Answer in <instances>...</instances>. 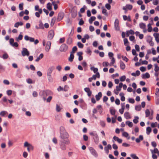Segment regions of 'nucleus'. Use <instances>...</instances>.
I'll list each match as a JSON object with an SVG mask.
<instances>
[{
  "label": "nucleus",
  "mask_w": 159,
  "mask_h": 159,
  "mask_svg": "<svg viewBox=\"0 0 159 159\" xmlns=\"http://www.w3.org/2000/svg\"><path fill=\"white\" fill-rule=\"evenodd\" d=\"M50 93V91L49 90L41 91L39 93V95L42 97L43 100L45 101L46 97Z\"/></svg>",
  "instance_id": "1"
},
{
  "label": "nucleus",
  "mask_w": 159,
  "mask_h": 159,
  "mask_svg": "<svg viewBox=\"0 0 159 159\" xmlns=\"http://www.w3.org/2000/svg\"><path fill=\"white\" fill-rule=\"evenodd\" d=\"M60 130H65L64 127L61 126L60 127ZM60 137L62 139H67L68 137V133L66 131H64L63 133L62 131H61L60 132Z\"/></svg>",
  "instance_id": "2"
},
{
  "label": "nucleus",
  "mask_w": 159,
  "mask_h": 159,
  "mask_svg": "<svg viewBox=\"0 0 159 159\" xmlns=\"http://www.w3.org/2000/svg\"><path fill=\"white\" fill-rule=\"evenodd\" d=\"M26 41L29 40L31 42H34L35 44H36L39 43V41L38 39L34 40V38L29 37L28 35H26L24 37Z\"/></svg>",
  "instance_id": "3"
},
{
  "label": "nucleus",
  "mask_w": 159,
  "mask_h": 159,
  "mask_svg": "<svg viewBox=\"0 0 159 159\" xmlns=\"http://www.w3.org/2000/svg\"><path fill=\"white\" fill-rule=\"evenodd\" d=\"M24 146L25 147H27V149L29 152H30V150H33L34 149L33 146L27 142L25 143Z\"/></svg>",
  "instance_id": "4"
},
{
  "label": "nucleus",
  "mask_w": 159,
  "mask_h": 159,
  "mask_svg": "<svg viewBox=\"0 0 159 159\" xmlns=\"http://www.w3.org/2000/svg\"><path fill=\"white\" fill-rule=\"evenodd\" d=\"M68 49V46L65 43L62 44L60 46V51L61 52H66Z\"/></svg>",
  "instance_id": "5"
},
{
  "label": "nucleus",
  "mask_w": 159,
  "mask_h": 159,
  "mask_svg": "<svg viewBox=\"0 0 159 159\" xmlns=\"http://www.w3.org/2000/svg\"><path fill=\"white\" fill-rule=\"evenodd\" d=\"M54 35V32L53 30H50L48 34V39H52Z\"/></svg>",
  "instance_id": "6"
},
{
  "label": "nucleus",
  "mask_w": 159,
  "mask_h": 159,
  "mask_svg": "<svg viewBox=\"0 0 159 159\" xmlns=\"http://www.w3.org/2000/svg\"><path fill=\"white\" fill-rule=\"evenodd\" d=\"M22 55L23 56H28L30 55V53L27 49L25 48H23L22 49V50L21 51Z\"/></svg>",
  "instance_id": "7"
},
{
  "label": "nucleus",
  "mask_w": 159,
  "mask_h": 159,
  "mask_svg": "<svg viewBox=\"0 0 159 159\" xmlns=\"http://www.w3.org/2000/svg\"><path fill=\"white\" fill-rule=\"evenodd\" d=\"M119 20L117 18H116L115 21L114 26L115 29L117 31H118L120 30V27L119 26Z\"/></svg>",
  "instance_id": "8"
},
{
  "label": "nucleus",
  "mask_w": 159,
  "mask_h": 159,
  "mask_svg": "<svg viewBox=\"0 0 159 159\" xmlns=\"http://www.w3.org/2000/svg\"><path fill=\"white\" fill-rule=\"evenodd\" d=\"M89 150L91 153L95 157H97L98 156V154L96 151L92 147H90L89 148Z\"/></svg>",
  "instance_id": "9"
},
{
  "label": "nucleus",
  "mask_w": 159,
  "mask_h": 159,
  "mask_svg": "<svg viewBox=\"0 0 159 159\" xmlns=\"http://www.w3.org/2000/svg\"><path fill=\"white\" fill-rule=\"evenodd\" d=\"M51 44V42L50 41H48L45 47V51L47 52H48L50 49Z\"/></svg>",
  "instance_id": "10"
},
{
  "label": "nucleus",
  "mask_w": 159,
  "mask_h": 159,
  "mask_svg": "<svg viewBox=\"0 0 159 159\" xmlns=\"http://www.w3.org/2000/svg\"><path fill=\"white\" fill-rule=\"evenodd\" d=\"M55 68L54 66H51L48 69L47 71V75H51L52 72L53 70Z\"/></svg>",
  "instance_id": "11"
},
{
  "label": "nucleus",
  "mask_w": 159,
  "mask_h": 159,
  "mask_svg": "<svg viewBox=\"0 0 159 159\" xmlns=\"http://www.w3.org/2000/svg\"><path fill=\"white\" fill-rule=\"evenodd\" d=\"M64 16V14L63 13L60 12L58 13V15L57 20L60 21L63 18Z\"/></svg>",
  "instance_id": "12"
},
{
  "label": "nucleus",
  "mask_w": 159,
  "mask_h": 159,
  "mask_svg": "<svg viewBox=\"0 0 159 159\" xmlns=\"http://www.w3.org/2000/svg\"><path fill=\"white\" fill-rule=\"evenodd\" d=\"M93 138L95 143L96 144L98 143V142L99 139L98 136L96 133L95 134Z\"/></svg>",
  "instance_id": "13"
},
{
  "label": "nucleus",
  "mask_w": 159,
  "mask_h": 159,
  "mask_svg": "<svg viewBox=\"0 0 159 159\" xmlns=\"http://www.w3.org/2000/svg\"><path fill=\"white\" fill-rule=\"evenodd\" d=\"M85 92L87 93L89 97L92 94V91L90 90L89 88H85L84 89Z\"/></svg>",
  "instance_id": "14"
},
{
  "label": "nucleus",
  "mask_w": 159,
  "mask_h": 159,
  "mask_svg": "<svg viewBox=\"0 0 159 159\" xmlns=\"http://www.w3.org/2000/svg\"><path fill=\"white\" fill-rule=\"evenodd\" d=\"M143 139V135H140L138 138H137L135 139L136 142L137 143H139L141 141H142Z\"/></svg>",
  "instance_id": "15"
},
{
  "label": "nucleus",
  "mask_w": 159,
  "mask_h": 159,
  "mask_svg": "<svg viewBox=\"0 0 159 159\" xmlns=\"http://www.w3.org/2000/svg\"><path fill=\"white\" fill-rule=\"evenodd\" d=\"M102 97V93L101 92H99L98 93L97 95L95 96L96 99L97 101H98Z\"/></svg>",
  "instance_id": "16"
},
{
  "label": "nucleus",
  "mask_w": 159,
  "mask_h": 159,
  "mask_svg": "<svg viewBox=\"0 0 159 159\" xmlns=\"http://www.w3.org/2000/svg\"><path fill=\"white\" fill-rule=\"evenodd\" d=\"M150 77V75L148 72L146 73L145 74H142V75L143 79L149 78Z\"/></svg>",
  "instance_id": "17"
},
{
  "label": "nucleus",
  "mask_w": 159,
  "mask_h": 159,
  "mask_svg": "<svg viewBox=\"0 0 159 159\" xmlns=\"http://www.w3.org/2000/svg\"><path fill=\"white\" fill-rule=\"evenodd\" d=\"M60 142L63 144H69L70 143V141L68 139L61 140Z\"/></svg>",
  "instance_id": "18"
},
{
  "label": "nucleus",
  "mask_w": 159,
  "mask_h": 159,
  "mask_svg": "<svg viewBox=\"0 0 159 159\" xmlns=\"http://www.w3.org/2000/svg\"><path fill=\"white\" fill-rule=\"evenodd\" d=\"M120 68L121 69L124 70L125 69V66L124 63L122 61H120Z\"/></svg>",
  "instance_id": "19"
},
{
  "label": "nucleus",
  "mask_w": 159,
  "mask_h": 159,
  "mask_svg": "<svg viewBox=\"0 0 159 159\" xmlns=\"http://www.w3.org/2000/svg\"><path fill=\"white\" fill-rule=\"evenodd\" d=\"M120 96L121 97L120 100L122 101H124L125 100V98L124 96V94L123 93H120L119 94Z\"/></svg>",
  "instance_id": "20"
},
{
  "label": "nucleus",
  "mask_w": 159,
  "mask_h": 159,
  "mask_svg": "<svg viewBox=\"0 0 159 159\" xmlns=\"http://www.w3.org/2000/svg\"><path fill=\"white\" fill-rule=\"evenodd\" d=\"M96 19V18L94 16L91 17L89 20V23L90 24H92L93 23V21H94Z\"/></svg>",
  "instance_id": "21"
},
{
  "label": "nucleus",
  "mask_w": 159,
  "mask_h": 159,
  "mask_svg": "<svg viewBox=\"0 0 159 159\" xmlns=\"http://www.w3.org/2000/svg\"><path fill=\"white\" fill-rule=\"evenodd\" d=\"M124 116L125 118L127 119L130 118V116L129 115V112H125L124 114Z\"/></svg>",
  "instance_id": "22"
},
{
  "label": "nucleus",
  "mask_w": 159,
  "mask_h": 159,
  "mask_svg": "<svg viewBox=\"0 0 159 159\" xmlns=\"http://www.w3.org/2000/svg\"><path fill=\"white\" fill-rule=\"evenodd\" d=\"M74 55L73 53L70 52V57L69 58V60L70 62H72L74 58Z\"/></svg>",
  "instance_id": "23"
},
{
  "label": "nucleus",
  "mask_w": 159,
  "mask_h": 159,
  "mask_svg": "<svg viewBox=\"0 0 159 159\" xmlns=\"http://www.w3.org/2000/svg\"><path fill=\"white\" fill-rule=\"evenodd\" d=\"M72 42V39L70 37H69L66 40V43L68 44H71Z\"/></svg>",
  "instance_id": "24"
},
{
  "label": "nucleus",
  "mask_w": 159,
  "mask_h": 159,
  "mask_svg": "<svg viewBox=\"0 0 159 159\" xmlns=\"http://www.w3.org/2000/svg\"><path fill=\"white\" fill-rule=\"evenodd\" d=\"M43 53H41L39 55V56L37 57L36 59L35 60V61L36 62L38 61L40 59H42L43 57Z\"/></svg>",
  "instance_id": "25"
},
{
  "label": "nucleus",
  "mask_w": 159,
  "mask_h": 159,
  "mask_svg": "<svg viewBox=\"0 0 159 159\" xmlns=\"http://www.w3.org/2000/svg\"><path fill=\"white\" fill-rule=\"evenodd\" d=\"M60 144L61 148L62 150H66V145L64 144H63L62 143H61Z\"/></svg>",
  "instance_id": "26"
},
{
  "label": "nucleus",
  "mask_w": 159,
  "mask_h": 159,
  "mask_svg": "<svg viewBox=\"0 0 159 159\" xmlns=\"http://www.w3.org/2000/svg\"><path fill=\"white\" fill-rule=\"evenodd\" d=\"M139 27L142 29H144L146 28V25L145 24L141 23H140L139 25Z\"/></svg>",
  "instance_id": "27"
},
{
  "label": "nucleus",
  "mask_w": 159,
  "mask_h": 159,
  "mask_svg": "<svg viewBox=\"0 0 159 159\" xmlns=\"http://www.w3.org/2000/svg\"><path fill=\"white\" fill-rule=\"evenodd\" d=\"M102 13L104 14L105 15L107 16H108L107 13V10L104 7H102Z\"/></svg>",
  "instance_id": "28"
},
{
  "label": "nucleus",
  "mask_w": 159,
  "mask_h": 159,
  "mask_svg": "<svg viewBox=\"0 0 159 159\" xmlns=\"http://www.w3.org/2000/svg\"><path fill=\"white\" fill-rule=\"evenodd\" d=\"M47 7L49 11H51L52 9V5L50 2L48 3L47 5Z\"/></svg>",
  "instance_id": "29"
},
{
  "label": "nucleus",
  "mask_w": 159,
  "mask_h": 159,
  "mask_svg": "<svg viewBox=\"0 0 159 159\" xmlns=\"http://www.w3.org/2000/svg\"><path fill=\"white\" fill-rule=\"evenodd\" d=\"M125 123L127 125H128L129 127H131L133 126V123L129 121H127Z\"/></svg>",
  "instance_id": "30"
},
{
  "label": "nucleus",
  "mask_w": 159,
  "mask_h": 159,
  "mask_svg": "<svg viewBox=\"0 0 159 159\" xmlns=\"http://www.w3.org/2000/svg\"><path fill=\"white\" fill-rule=\"evenodd\" d=\"M151 129L150 127H148L146 129V133L147 134H149L150 132H151Z\"/></svg>",
  "instance_id": "31"
},
{
  "label": "nucleus",
  "mask_w": 159,
  "mask_h": 159,
  "mask_svg": "<svg viewBox=\"0 0 159 159\" xmlns=\"http://www.w3.org/2000/svg\"><path fill=\"white\" fill-rule=\"evenodd\" d=\"M23 38V35L21 34H19L18 37L16 39V40L17 41H19V40H21Z\"/></svg>",
  "instance_id": "32"
},
{
  "label": "nucleus",
  "mask_w": 159,
  "mask_h": 159,
  "mask_svg": "<svg viewBox=\"0 0 159 159\" xmlns=\"http://www.w3.org/2000/svg\"><path fill=\"white\" fill-rule=\"evenodd\" d=\"M90 69L93 70L94 73H96L98 70V69L97 68H95L94 66L92 67Z\"/></svg>",
  "instance_id": "33"
},
{
  "label": "nucleus",
  "mask_w": 159,
  "mask_h": 159,
  "mask_svg": "<svg viewBox=\"0 0 159 159\" xmlns=\"http://www.w3.org/2000/svg\"><path fill=\"white\" fill-rule=\"evenodd\" d=\"M148 31L149 32H151L152 31V28L151 26V24L150 23H149L148 25Z\"/></svg>",
  "instance_id": "34"
},
{
  "label": "nucleus",
  "mask_w": 159,
  "mask_h": 159,
  "mask_svg": "<svg viewBox=\"0 0 159 159\" xmlns=\"http://www.w3.org/2000/svg\"><path fill=\"white\" fill-rule=\"evenodd\" d=\"M139 119V117L137 116H136L135 117V118L133 120V122L135 123V124H137V123L138 122V119Z\"/></svg>",
  "instance_id": "35"
},
{
  "label": "nucleus",
  "mask_w": 159,
  "mask_h": 159,
  "mask_svg": "<svg viewBox=\"0 0 159 159\" xmlns=\"http://www.w3.org/2000/svg\"><path fill=\"white\" fill-rule=\"evenodd\" d=\"M52 5L54 6V8L55 10H56L58 8V6L57 4H55V1H53L52 2Z\"/></svg>",
  "instance_id": "36"
},
{
  "label": "nucleus",
  "mask_w": 159,
  "mask_h": 159,
  "mask_svg": "<svg viewBox=\"0 0 159 159\" xmlns=\"http://www.w3.org/2000/svg\"><path fill=\"white\" fill-rule=\"evenodd\" d=\"M158 150L157 148H155L153 150H151V151L152 154L157 153L158 152Z\"/></svg>",
  "instance_id": "37"
},
{
  "label": "nucleus",
  "mask_w": 159,
  "mask_h": 159,
  "mask_svg": "<svg viewBox=\"0 0 159 159\" xmlns=\"http://www.w3.org/2000/svg\"><path fill=\"white\" fill-rule=\"evenodd\" d=\"M145 112L146 114V117H148L150 115V111L148 109H147L146 110Z\"/></svg>",
  "instance_id": "38"
},
{
  "label": "nucleus",
  "mask_w": 159,
  "mask_h": 159,
  "mask_svg": "<svg viewBox=\"0 0 159 159\" xmlns=\"http://www.w3.org/2000/svg\"><path fill=\"white\" fill-rule=\"evenodd\" d=\"M135 109L137 111H140L141 109L140 105L136 106L135 107Z\"/></svg>",
  "instance_id": "39"
},
{
  "label": "nucleus",
  "mask_w": 159,
  "mask_h": 159,
  "mask_svg": "<svg viewBox=\"0 0 159 159\" xmlns=\"http://www.w3.org/2000/svg\"><path fill=\"white\" fill-rule=\"evenodd\" d=\"M155 68L154 70L156 72H158L159 70V67L158 66L157 64H155L154 65Z\"/></svg>",
  "instance_id": "40"
},
{
  "label": "nucleus",
  "mask_w": 159,
  "mask_h": 159,
  "mask_svg": "<svg viewBox=\"0 0 159 159\" xmlns=\"http://www.w3.org/2000/svg\"><path fill=\"white\" fill-rule=\"evenodd\" d=\"M39 28L41 29H43L44 28L43 24L42 23L41 21L39 22Z\"/></svg>",
  "instance_id": "41"
},
{
  "label": "nucleus",
  "mask_w": 159,
  "mask_h": 159,
  "mask_svg": "<svg viewBox=\"0 0 159 159\" xmlns=\"http://www.w3.org/2000/svg\"><path fill=\"white\" fill-rule=\"evenodd\" d=\"M131 157L133 159H139V157L135 154H132L130 155Z\"/></svg>",
  "instance_id": "42"
},
{
  "label": "nucleus",
  "mask_w": 159,
  "mask_h": 159,
  "mask_svg": "<svg viewBox=\"0 0 159 159\" xmlns=\"http://www.w3.org/2000/svg\"><path fill=\"white\" fill-rule=\"evenodd\" d=\"M77 45L80 48H83L84 47V45L80 42H79L77 43Z\"/></svg>",
  "instance_id": "43"
},
{
  "label": "nucleus",
  "mask_w": 159,
  "mask_h": 159,
  "mask_svg": "<svg viewBox=\"0 0 159 159\" xmlns=\"http://www.w3.org/2000/svg\"><path fill=\"white\" fill-rule=\"evenodd\" d=\"M124 44L125 46H126L128 45L127 44L129 43V42L127 38H125L124 39Z\"/></svg>",
  "instance_id": "44"
},
{
  "label": "nucleus",
  "mask_w": 159,
  "mask_h": 159,
  "mask_svg": "<svg viewBox=\"0 0 159 159\" xmlns=\"http://www.w3.org/2000/svg\"><path fill=\"white\" fill-rule=\"evenodd\" d=\"M6 111H2L0 113V115L2 116H4L6 114H7Z\"/></svg>",
  "instance_id": "45"
},
{
  "label": "nucleus",
  "mask_w": 159,
  "mask_h": 159,
  "mask_svg": "<svg viewBox=\"0 0 159 159\" xmlns=\"http://www.w3.org/2000/svg\"><path fill=\"white\" fill-rule=\"evenodd\" d=\"M126 7L127 9L131 10L132 9L133 6L131 5L127 4L126 6Z\"/></svg>",
  "instance_id": "46"
},
{
  "label": "nucleus",
  "mask_w": 159,
  "mask_h": 159,
  "mask_svg": "<svg viewBox=\"0 0 159 159\" xmlns=\"http://www.w3.org/2000/svg\"><path fill=\"white\" fill-rule=\"evenodd\" d=\"M77 48L76 46H75L72 49V51L71 52V53H73L77 50Z\"/></svg>",
  "instance_id": "47"
},
{
  "label": "nucleus",
  "mask_w": 159,
  "mask_h": 159,
  "mask_svg": "<svg viewBox=\"0 0 159 159\" xmlns=\"http://www.w3.org/2000/svg\"><path fill=\"white\" fill-rule=\"evenodd\" d=\"M47 76L49 81L51 82H52L53 80L51 76V75H47Z\"/></svg>",
  "instance_id": "48"
},
{
  "label": "nucleus",
  "mask_w": 159,
  "mask_h": 159,
  "mask_svg": "<svg viewBox=\"0 0 159 159\" xmlns=\"http://www.w3.org/2000/svg\"><path fill=\"white\" fill-rule=\"evenodd\" d=\"M105 7L108 10H110L111 8V6L110 5V4L107 3L105 5Z\"/></svg>",
  "instance_id": "49"
},
{
  "label": "nucleus",
  "mask_w": 159,
  "mask_h": 159,
  "mask_svg": "<svg viewBox=\"0 0 159 159\" xmlns=\"http://www.w3.org/2000/svg\"><path fill=\"white\" fill-rule=\"evenodd\" d=\"M110 113L112 115H115V110L113 109H110Z\"/></svg>",
  "instance_id": "50"
},
{
  "label": "nucleus",
  "mask_w": 159,
  "mask_h": 159,
  "mask_svg": "<svg viewBox=\"0 0 159 159\" xmlns=\"http://www.w3.org/2000/svg\"><path fill=\"white\" fill-rule=\"evenodd\" d=\"M69 87L67 85H66L64 86V88H63V91L65 92H66L68 91Z\"/></svg>",
  "instance_id": "51"
},
{
  "label": "nucleus",
  "mask_w": 159,
  "mask_h": 159,
  "mask_svg": "<svg viewBox=\"0 0 159 159\" xmlns=\"http://www.w3.org/2000/svg\"><path fill=\"white\" fill-rule=\"evenodd\" d=\"M126 79V76L125 75H123L121 76L120 78V80L121 81H124Z\"/></svg>",
  "instance_id": "52"
},
{
  "label": "nucleus",
  "mask_w": 159,
  "mask_h": 159,
  "mask_svg": "<svg viewBox=\"0 0 159 159\" xmlns=\"http://www.w3.org/2000/svg\"><path fill=\"white\" fill-rule=\"evenodd\" d=\"M8 57V56L7 53L3 54L2 57L3 59H6Z\"/></svg>",
  "instance_id": "53"
},
{
  "label": "nucleus",
  "mask_w": 159,
  "mask_h": 159,
  "mask_svg": "<svg viewBox=\"0 0 159 159\" xmlns=\"http://www.w3.org/2000/svg\"><path fill=\"white\" fill-rule=\"evenodd\" d=\"M140 70L142 72H144L146 70V67L144 66H141L140 68Z\"/></svg>",
  "instance_id": "54"
},
{
  "label": "nucleus",
  "mask_w": 159,
  "mask_h": 159,
  "mask_svg": "<svg viewBox=\"0 0 159 159\" xmlns=\"http://www.w3.org/2000/svg\"><path fill=\"white\" fill-rule=\"evenodd\" d=\"M86 52L87 54H89L90 55H91L92 52V51L88 47L87 49Z\"/></svg>",
  "instance_id": "55"
},
{
  "label": "nucleus",
  "mask_w": 159,
  "mask_h": 159,
  "mask_svg": "<svg viewBox=\"0 0 159 159\" xmlns=\"http://www.w3.org/2000/svg\"><path fill=\"white\" fill-rule=\"evenodd\" d=\"M129 102L131 103H134L135 102V101L133 98H129Z\"/></svg>",
  "instance_id": "56"
},
{
  "label": "nucleus",
  "mask_w": 159,
  "mask_h": 159,
  "mask_svg": "<svg viewBox=\"0 0 159 159\" xmlns=\"http://www.w3.org/2000/svg\"><path fill=\"white\" fill-rule=\"evenodd\" d=\"M23 3H20L19 4V7L20 10H22L23 9Z\"/></svg>",
  "instance_id": "57"
},
{
  "label": "nucleus",
  "mask_w": 159,
  "mask_h": 159,
  "mask_svg": "<svg viewBox=\"0 0 159 159\" xmlns=\"http://www.w3.org/2000/svg\"><path fill=\"white\" fill-rule=\"evenodd\" d=\"M135 48L136 50L138 52H139L140 51L139 47V45L136 44L135 46Z\"/></svg>",
  "instance_id": "58"
},
{
  "label": "nucleus",
  "mask_w": 159,
  "mask_h": 159,
  "mask_svg": "<svg viewBox=\"0 0 159 159\" xmlns=\"http://www.w3.org/2000/svg\"><path fill=\"white\" fill-rule=\"evenodd\" d=\"M55 22V19L52 18L51 21L50 25L51 26H52L54 24Z\"/></svg>",
  "instance_id": "59"
},
{
  "label": "nucleus",
  "mask_w": 159,
  "mask_h": 159,
  "mask_svg": "<svg viewBox=\"0 0 159 159\" xmlns=\"http://www.w3.org/2000/svg\"><path fill=\"white\" fill-rule=\"evenodd\" d=\"M56 111L57 112H59L61 111V108L60 107V106L57 104L56 105Z\"/></svg>",
  "instance_id": "60"
},
{
  "label": "nucleus",
  "mask_w": 159,
  "mask_h": 159,
  "mask_svg": "<svg viewBox=\"0 0 159 159\" xmlns=\"http://www.w3.org/2000/svg\"><path fill=\"white\" fill-rule=\"evenodd\" d=\"M84 140L85 141H87L88 139V136L86 135H83Z\"/></svg>",
  "instance_id": "61"
},
{
  "label": "nucleus",
  "mask_w": 159,
  "mask_h": 159,
  "mask_svg": "<svg viewBox=\"0 0 159 159\" xmlns=\"http://www.w3.org/2000/svg\"><path fill=\"white\" fill-rule=\"evenodd\" d=\"M65 41V39L64 38H61L59 39V43H62L64 42Z\"/></svg>",
  "instance_id": "62"
},
{
  "label": "nucleus",
  "mask_w": 159,
  "mask_h": 159,
  "mask_svg": "<svg viewBox=\"0 0 159 159\" xmlns=\"http://www.w3.org/2000/svg\"><path fill=\"white\" fill-rule=\"evenodd\" d=\"M122 135L125 137H127L129 136L128 134L125 132H124L123 133Z\"/></svg>",
  "instance_id": "63"
},
{
  "label": "nucleus",
  "mask_w": 159,
  "mask_h": 159,
  "mask_svg": "<svg viewBox=\"0 0 159 159\" xmlns=\"http://www.w3.org/2000/svg\"><path fill=\"white\" fill-rule=\"evenodd\" d=\"M7 93L8 95L10 96L11 95L12 92L11 90H8L7 91Z\"/></svg>",
  "instance_id": "64"
}]
</instances>
